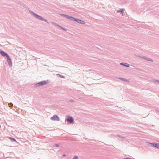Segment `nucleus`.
I'll use <instances>...</instances> for the list:
<instances>
[{"label": "nucleus", "instance_id": "nucleus-22", "mask_svg": "<svg viewBox=\"0 0 159 159\" xmlns=\"http://www.w3.org/2000/svg\"><path fill=\"white\" fill-rule=\"evenodd\" d=\"M65 156H66V155H63V157H65Z\"/></svg>", "mask_w": 159, "mask_h": 159}, {"label": "nucleus", "instance_id": "nucleus-5", "mask_svg": "<svg viewBox=\"0 0 159 159\" xmlns=\"http://www.w3.org/2000/svg\"><path fill=\"white\" fill-rule=\"evenodd\" d=\"M0 53L3 56H6V57H9V56L8 55L7 53H6V52H5L4 51H3L0 50Z\"/></svg>", "mask_w": 159, "mask_h": 159}, {"label": "nucleus", "instance_id": "nucleus-11", "mask_svg": "<svg viewBox=\"0 0 159 159\" xmlns=\"http://www.w3.org/2000/svg\"><path fill=\"white\" fill-rule=\"evenodd\" d=\"M75 21L77 22L78 23H80V20L76 19L75 20Z\"/></svg>", "mask_w": 159, "mask_h": 159}, {"label": "nucleus", "instance_id": "nucleus-3", "mask_svg": "<svg viewBox=\"0 0 159 159\" xmlns=\"http://www.w3.org/2000/svg\"><path fill=\"white\" fill-rule=\"evenodd\" d=\"M66 120L70 122V123L73 124L74 123L73 119L72 117L68 116L66 119Z\"/></svg>", "mask_w": 159, "mask_h": 159}, {"label": "nucleus", "instance_id": "nucleus-18", "mask_svg": "<svg viewBox=\"0 0 159 159\" xmlns=\"http://www.w3.org/2000/svg\"><path fill=\"white\" fill-rule=\"evenodd\" d=\"M56 146L57 147H58L59 146V145L58 144H56Z\"/></svg>", "mask_w": 159, "mask_h": 159}, {"label": "nucleus", "instance_id": "nucleus-20", "mask_svg": "<svg viewBox=\"0 0 159 159\" xmlns=\"http://www.w3.org/2000/svg\"><path fill=\"white\" fill-rule=\"evenodd\" d=\"M70 101H71V102H73V100L71 99V100H70Z\"/></svg>", "mask_w": 159, "mask_h": 159}, {"label": "nucleus", "instance_id": "nucleus-23", "mask_svg": "<svg viewBox=\"0 0 159 159\" xmlns=\"http://www.w3.org/2000/svg\"><path fill=\"white\" fill-rule=\"evenodd\" d=\"M62 28L63 30H65L64 29H63V28Z\"/></svg>", "mask_w": 159, "mask_h": 159}, {"label": "nucleus", "instance_id": "nucleus-16", "mask_svg": "<svg viewBox=\"0 0 159 159\" xmlns=\"http://www.w3.org/2000/svg\"><path fill=\"white\" fill-rule=\"evenodd\" d=\"M62 16H65V17H66V16H67V15H64V14H60Z\"/></svg>", "mask_w": 159, "mask_h": 159}, {"label": "nucleus", "instance_id": "nucleus-7", "mask_svg": "<svg viewBox=\"0 0 159 159\" xmlns=\"http://www.w3.org/2000/svg\"><path fill=\"white\" fill-rule=\"evenodd\" d=\"M8 58V59L7 60V61L9 64V65L10 66H11L12 65V62L11 59H10V57H7Z\"/></svg>", "mask_w": 159, "mask_h": 159}, {"label": "nucleus", "instance_id": "nucleus-21", "mask_svg": "<svg viewBox=\"0 0 159 159\" xmlns=\"http://www.w3.org/2000/svg\"><path fill=\"white\" fill-rule=\"evenodd\" d=\"M61 78H64V77L63 76H61Z\"/></svg>", "mask_w": 159, "mask_h": 159}, {"label": "nucleus", "instance_id": "nucleus-14", "mask_svg": "<svg viewBox=\"0 0 159 159\" xmlns=\"http://www.w3.org/2000/svg\"><path fill=\"white\" fill-rule=\"evenodd\" d=\"M120 12V11H117V12ZM120 12H121L122 13H123V10H122V9H121L120 10Z\"/></svg>", "mask_w": 159, "mask_h": 159}, {"label": "nucleus", "instance_id": "nucleus-4", "mask_svg": "<svg viewBox=\"0 0 159 159\" xmlns=\"http://www.w3.org/2000/svg\"><path fill=\"white\" fill-rule=\"evenodd\" d=\"M51 119L53 121H58L59 119V117L57 115H54L51 118Z\"/></svg>", "mask_w": 159, "mask_h": 159}, {"label": "nucleus", "instance_id": "nucleus-10", "mask_svg": "<svg viewBox=\"0 0 159 159\" xmlns=\"http://www.w3.org/2000/svg\"><path fill=\"white\" fill-rule=\"evenodd\" d=\"M76 19L74 18V17H72L71 16H70V20H73V21H75V20Z\"/></svg>", "mask_w": 159, "mask_h": 159}, {"label": "nucleus", "instance_id": "nucleus-8", "mask_svg": "<svg viewBox=\"0 0 159 159\" xmlns=\"http://www.w3.org/2000/svg\"><path fill=\"white\" fill-rule=\"evenodd\" d=\"M121 64L127 67H129V64H126V63H121Z\"/></svg>", "mask_w": 159, "mask_h": 159}, {"label": "nucleus", "instance_id": "nucleus-19", "mask_svg": "<svg viewBox=\"0 0 159 159\" xmlns=\"http://www.w3.org/2000/svg\"><path fill=\"white\" fill-rule=\"evenodd\" d=\"M124 159H132L131 158H124Z\"/></svg>", "mask_w": 159, "mask_h": 159}, {"label": "nucleus", "instance_id": "nucleus-13", "mask_svg": "<svg viewBox=\"0 0 159 159\" xmlns=\"http://www.w3.org/2000/svg\"><path fill=\"white\" fill-rule=\"evenodd\" d=\"M73 159H78V157L77 156H75L73 157Z\"/></svg>", "mask_w": 159, "mask_h": 159}, {"label": "nucleus", "instance_id": "nucleus-15", "mask_svg": "<svg viewBox=\"0 0 159 159\" xmlns=\"http://www.w3.org/2000/svg\"><path fill=\"white\" fill-rule=\"evenodd\" d=\"M70 16H66V18H67L68 19H70Z\"/></svg>", "mask_w": 159, "mask_h": 159}, {"label": "nucleus", "instance_id": "nucleus-6", "mask_svg": "<svg viewBox=\"0 0 159 159\" xmlns=\"http://www.w3.org/2000/svg\"><path fill=\"white\" fill-rule=\"evenodd\" d=\"M149 143L151 145V146L152 147L159 148V143Z\"/></svg>", "mask_w": 159, "mask_h": 159}, {"label": "nucleus", "instance_id": "nucleus-17", "mask_svg": "<svg viewBox=\"0 0 159 159\" xmlns=\"http://www.w3.org/2000/svg\"><path fill=\"white\" fill-rule=\"evenodd\" d=\"M120 79L122 80H123L124 81H125V79H124V78H119Z\"/></svg>", "mask_w": 159, "mask_h": 159}, {"label": "nucleus", "instance_id": "nucleus-9", "mask_svg": "<svg viewBox=\"0 0 159 159\" xmlns=\"http://www.w3.org/2000/svg\"><path fill=\"white\" fill-rule=\"evenodd\" d=\"M8 138L11 140L12 141H16V140L15 139L12 138L11 137H9Z\"/></svg>", "mask_w": 159, "mask_h": 159}, {"label": "nucleus", "instance_id": "nucleus-1", "mask_svg": "<svg viewBox=\"0 0 159 159\" xmlns=\"http://www.w3.org/2000/svg\"><path fill=\"white\" fill-rule=\"evenodd\" d=\"M48 80H46V81H41L38 84H36V85L37 87H39V86H41L42 85H44L45 84H47L48 83Z\"/></svg>", "mask_w": 159, "mask_h": 159}, {"label": "nucleus", "instance_id": "nucleus-12", "mask_svg": "<svg viewBox=\"0 0 159 159\" xmlns=\"http://www.w3.org/2000/svg\"><path fill=\"white\" fill-rule=\"evenodd\" d=\"M80 23L84 24H85V22L83 21L80 20Z\"/></svg>", "mask_w": 159, "mask_h": 159}, {"label": "nucleus", "instance_id": "nucleus-2", "mask_svg": "<svg viewBox=\"0 0 159 159\" xmlns=\"http://www.w3.org/2000/svg\"><path fill=\"white\" fill-rule=\"evenodd\" d=\"M33 15L37 18V19H38L39 20H44L45 21L47 22V23H48V22L46 20H45L43 18L36 14H35V13H34V12H32V13Z\"/></svg>", "mask_w": 159, "mask_h": 159}]
</instances>
